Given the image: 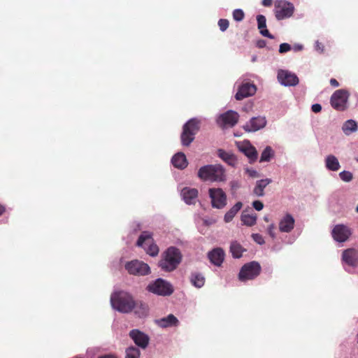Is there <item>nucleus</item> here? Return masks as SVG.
<instances>
[{
	"label": "nucleus",
	"mask_w": 358,
	"mask_h": 358,
	"mask_svg": "<svg viewBox=\"0 0 358 358\" xmlns=\"http://www.w3.org/2000/svg\"><path fill=\"white\" fill-rule=\"evenodd\" d=\"M110 304L116 311L128 314L131 313L136 306V300L134 296L124 290H117L110 295Z\"/></svg>",
	"instance_id": "nucleus-1"
},
{
	"label": "nucleus",
	"mask_w": 358,
	"mask_h": 358,
	"mask_svg": "<svg viewBox=\"0 0 358 358\" xmlns=\"http://www.w3.org/2000/svg\"><path fill=\"white\" fill-rule=\"evenodd\" d=\"M182 259L180 250L176 246H169L162 252L157 266L164 272H172L178 268Z\"/></svg>",
	"instance_id": "nucleus-2"
},
{
	"label": "nucleus",
	"mask_w": 358,
	"mask_h": 358,
	"mask_svg": "<svg viewBox=\"0 0 358 358\" xmlns=\"http://www.w3.org/2000/svg\"><path fill=\"white\" fill-rule=\"evenodd\" d=\"M198 177L203 181L222 182L226 180L225 169L221 164H207L199 168Z\"/></svg>",
	"instance_id": "nucleus-3"
},
{
	"label": "nucleus",
	"mask_w": 358,
	"mask_h": 358,
	"mask_svg": "<svg viewBox=\"0 0 358 358\" xmlns=\"http://www.w3.org/2000/svg\"><path fill=\"white\" fill-rule=\"evenodd\" d=\"M145 289L150 293L161 296H169L174 292L173 285L162 278L150 281Z\"/></svg>",
	"instance_id": "nucleus-4"
},
{
	"label": "nucleus",
	"mask_w": 358,
	"mask_h": 358,
	"mask_svg": "<svg viewBox=\"0 0 358 358\" xmlns=\"http://www.w3.org/2000/svg\"><path fill=\"white\" fill-rule=\"evenodd\" d=\"M124 266L127 272L131 275L146 276L151 273L150 266L141 260L133 259L126 262Z\"/></svg>",
	"instance_id": "nucleus-5"
},
{
	"label": "nucleus",
	"mask_w": 358,
	"mask_h": 358,
	"mask_svg": "<svg viewBox=\"0 0 358 358\" xmlns=\"http://www.w3.org/2000/svg\"><path fill=\"white\" fill-rule=\"evenodd\" d=\"M275 17L277 20L290 17L294 13V6L286 0H276L274 7Z\"/></svg>",
	"instance_id": "nucleus-6"
},
{
	"label": "nucleus",
	"mask_w": 358,
	"mask_h": 358,
	"mask_svg": "<svg viewBox=\"0 0 358 358\" xmlns=\"http://www.w3.org/2000/svg\"><path fill=\"white\" fill-rule=\"evenodd\" d=\"M349 96L350 93L346 90H336L331 97L332 107L338 111L347 109Z\"/></svg>",
	"instance_id": "nucleus-7"
},
{
	"label": "nucleus",
	"mask_w": 358,
	"mask_h": 358,
	"mask_svg": "<svg viewBox=\"0 0 358 358\" xmlns=\"http://www.w3.org/2000/svg\"><path fill=\"white\" fill-rule=\"evenodd\" d=\"M238 117L239 115L237 112L229 110L216 117V123L222 128L232 127L238 122Z\"/></svg>",
	"instance_id": "nucleus-8"
},
{
	"label": "nucleus",
	"mask_w": 358,
	"mask_h": 358,
	"mask_svg": "<svg viewBox=\"0 0 358 358\" xmlns=\"http://www.w3.org/2000/svg\"><path fill=\"white\" fill-rule=\"evenodd\" d=\"M208 192L213 208L222 209L227 205V195L222 189L210 188Z\"/></svg>",
	"instance_id": "nucleus-9"
},
{
	"label": "nucleus",
	"mask_w": 358,
	"mask_h": 358,
	"mask_svg": "<svg viewBox=\"0 0 358 358\" xmlns=\"http://www.w3.org/2000/svg\"><path fill=\"white\" fill-rule=\"evenodd\" d=\"M129 336L138 348L145 349L149 345V336L138 329H131Z\"/></svg>",
	"instance_id": "nucleus-10"
},
{
	"label": "nucleus",
	"mask_w": 358,
	"mask_h": 358,
	"mask_svg": "<svg viewBox=\"0 0 358 358\" xmlns=\"http://www.w3.org/2000/svg\"><path fill=\"white\" fill-rule=\"evenodd\" d=\"M352 230L346 224H336L332 229L331 236L338 242H345L350 237Z\"/></svg>",
	"instance_id": "nucleus-11"
},
{
	"label": "nucleus",
	"mask_w": 358,
	"mask_h": 358,
	"mask_svg": "<svg viewBox=\"0 0 358 358\" xmlns=\"http://www.w3.org/2000/svg\"><path fill=\"white\" fill-rule=\"evenodd\" d=\"M278 78L279 82L285 86H294L299 83V78L296 75L289 72V71H279Z\"/></svg>",
	"instance_id": "nucleus-12"
},
{
	"label": "nucleus",
	"mask_w": 358,
	"mask_h": 358,
	"mask_svg": "<svg viewBox=\"0 0 358 358\" xmlns=\"http://www.w3.org/2000/svg\"><path fill=\"white\" fill-rule=\"evenodd\" d=\"M198 190L196 188L185 187L182 189L180 195L182 199L187 205L195 204L198 197Z\"/></svg>",
	"instance_id": "nucleus-13"
},
{
	"label": "nucleus",
	"mask_w": 358,
	"mask_h": 358,
	"mask_svg": "<svg viewBox=\"0 0 358 358\" xmlns=\"http://www.w3.org/2000/svg\"><path fill=\"white\" fill-rule=\"evenodd\" d=\"M224 256V251L221 248H214L208 253V257L210 263L218 267L223 263Z\"/></svg>",
	"instance_id": "nucleus-14"
},
{
	"label": "nucleus",
	"mask_w": 358,
	"mask_h": 358,
	"mask_svg": "<svg viewBox=\"0 0 358 358\" xmlns=\"http://www.w3.org/2000/svg\"><path fill=\"white\" fill-rule=\"evenodd\" d=\"M155 323L158 327L166 329L169 327H178L180 324V322L174 315L169 314L166 317L155 320Z\"/></svg>",
	"instance_id": "nucleus-15"
},
{
	"label": "nucleus",
	"mask_w": 358,
	"mask_h": 358,
	"mask_svg": "<svg viewBox=\"0 0 358 358\" xmlns=\"http://www.w3.org/2000/svg\"><path fill=\"white\" fill-rule=\"evenodd\" d=\"M342 259L343 262L348 265L352 266V267H357L358 266V250L347 249L344 250L342 255Z\"/></svg>",
	"instance_id": "nucleus-16"
},
{
	"label": "nucleus",
	"mask_w": 358,
	"mask_h": 358,
	"mask_svg": "<svg viewBox=\"0 0 358 358\" xmlns=\"http://www.w3.org/2000/svg\"><path fill=\"white\" fill-rule=\"evenodd\" d=\"M295 224V220L290 213H287L279 222V231L284 233L292 231Z\"/></svg>",
	"instance_id": "nucleus-17"
},
{
	"label": "nucleus",
	"mask_w": 358,
	"mask_h": 358,
	"mask_svg": "<svg viewBox=\"0 0 358 358\" xmlns=\"http://www.w3.org/2000/svg\"><path fill=\"white\" fill-rule=\"evenodd\" d=\"M217 155L220 157L223 162H224L228 165L235 167L238 159L236 156L231 152H227L224 149L219 148L217 150Z\"/></svg>",
	"instance_id": "nucleus-18"
},
{
	"label": "nucleus",
	"mask_w": 358,
	"mask_h": 358,
	"mask_svg": "<svg viewBox=\"0 0 358 358\" xmlns=\"http://www.w3.org/2000/svg\"><path fill=\"white\" fill-rule=\"evenodd\" d=\"M133 311L138 318H146L150 313L149 305L143 301H136V306Z\"/></svg>",
	"instance_id": "nucleus-19"
},
{
	"label": "nucleus",
	"mask_w": 358,
	"mask_h": 358,
	"mask_svg": "<svg viewBox=\"0 0 358 358\" xmlns=\"http://www.w3.org/2000/svg\"><path fill=\"white\" fill-rule=\"evenodd\" d=\"M172 165L180 170L185 169L188 166L186 155L182 152L176 153L171 158Z\"/></svg>",
	"instance_id": "nucleus-20"
},
{
	"label": "nucleus",
	"mask_w": 358,
	"mask_h": 358,
	"mask_svg": "<svg viewBox=\"0 0 358 358\" xmlns=\"http://www.w3.org/2000/svg\"><path fill=\"white\" fill-rule=\"evenodd\" d=\"M271 182L272 180L270 179V178L257 180L252 191V194L255 195V196H263V195H264L265 187H267L268 185H269Z\"/></svg>",
	"instance_id": "nucleus-21"
},
{
	"label": "nucleus",
	"mask_w": 358,
	"mask_h": 358,
	"mask_svg": "<svg viewBox=\"0 0 358 358\" xmlns=\"http://www.w3.org/2000/svg\"><path fill=\"white\" fill-rule=\"evenodd\" d=\"M201 121L196 117L188 120L182 126V130L194 134L195 136L200 129Z\"/></svg>",
	"instance_id": "nucleus-22"
},
{
	"label": "nucleus",
	"mask_w": 358,
	"mask_h": 358,
	"mask_svg": "<svg viewBox=\"0 0 358 358\" xmlns=\"http://www.w3.org/2000/svg\"><path fill=\"white\" fill-rule=\"evenodd\" d=\"M257 28L259 29L260 34L263 36L269 37V38H274L273 34L270 33L267 29L266 18L264 15H257Z\"/></svg>",
	"instance_id": "nucleus-23"
},
{
	"label": "nucleus",
	"mask_w": 358,
	"mask_h": 358,
	"mask_svg": "<svg viewBox=\"0 0 358 358\" xmlns=\"http://www.w3.org/2000/svg\"><path fill=\"white\" fill-rule=\"evenodd\" d=\"M265 117H255L250 120V127L248 126V131H257L264 128L266 124Z\"/></svg>",
	"instance_id": "nucleus-24"
},
{
	"label": "nucleus",
	"mask_w": 358,
	"mask_h": 358,
	"mask_svg": "<svg viewBox=\"0 0 358 358\" xmlns=\"http://www.w3.org/2000/svg\"><path fill=\"white\" fill-rule=\"evenodd\" d=\"M262 267L259 262H248V280H253L259 275Z\"/></svg>",
	"instance_id": "nucleus-25"
},
{
	"label": "nucleus",
	"mask_w": 358,
	"mask_h": 358,
	"mask_svg": "<svg viewBox=\"0 0 358 358\" xmlns=\"http://www.w3.org/2000/svg\"><path fill=\"white\" fill-rule=\"evenodd\" d=\"M189 281L194 287L199 289L203 287L206 278L200 272H192L189 276Z\"/></svg>",
	"instance_id": "nucleus-26"
},
{
	"label": "nucleus",
	"mask_w": 358,
	"mask_h": 358,
	"mask_svg": "<svg viewBox=\"0 0 358 358\" xmlns=\"http://www.w3.org/2000/svg\"><path fill=\"white\" fill-rule=\"evenodd\" d=\"M241 80V83L237 81L234 85V87L238 88V91L235 94V99L238 101L243 100L246 97V78L243 76Z\"/></svg>",
	"instance_id": "nucleus-27"
},
{
	"label": "nucleus",
	"mask_w": 358,
	"mask_h": 358,
	"mask_svg": "<svg viewBox=\"0 0 358 358\" xmlns=\"http://www.w3.org/2000/svg\"><path fill=\"white\" fill-rule=\"evenodd\" d=\"M325 166L329 171H336L341 166L338 159L334 155H328L325 158Z\"/></svg>",
	"instance_id": "nucleus-28"
},
{
	"label": "nucleus",
	"mask_w": 358,
	"mask_h": 358,
	"mask_svg": "<svg viewBox=\"0 0 358 358\" xmlns=\"http://www.w3.org/2000/svg\"><path fill=\"white\" fill-rule=\"evenodd\" d=\"M230 252L234 259H239L242 257L243 252L245 249L236 241H232L230 244Z\"/></svg>",
	"instance_id": "nucleus-29"
},
{
	"label": "nucleus",
	"mask_w": 358,
	"mask_h": 358,
	"mask_svg": "<svg viewBox=\"0 0 358 358\" xmlns=\"http://www.w3.org/2000/svg\"><path fill=\"white\" fill-rule=\"evenodd\" d=\"M243 204L241 201H238L235 203V205L231 207L229 210H228L224 217V220L225 222H231L236 213L241 210Z\"/></svg>",
	"instance_id": "nucleus-30"
},
{
	"label": "nucleus",
	"mask_w": 358,
	"mask_h": 358,
	"mask_svg": "<svg viewBox=\"0 0 358 358\" xmlns=\"http://www.w3.org/2000/svg\"><path fill=\"white\" fill-rule=\"evenodd\" d=\"M216 222V220L213 217L205 216L203 217H199L196 220V224L198 225L199 230L201 233H203L201 229L202 227H210Z\"/></svg>",
	"instance_id": "nucleus-31"
},
{
	"label": "nucleus",
	"mask_w": 358,
	"mask_h": 358,
	"mask_svg": "<svg viewBox=\"0 0 358 358\" xmlns=\"http://www.w3.org/2000/svg\"><path fill=\"white\" fill-rule=\"evenodd\" d=\"M195 136L194 134L187 132V130H182L180 134L181 144L183 146L188 147L194 141Z\"/></svg>",
	"instance_id": "nucleus-32"
},
{
	"label": "nucleus",
	"mask_w": 358,
	"mask_h": 358,
	"mask_svg": "<svg viewBox=\"0 0 358 358\" xmlns=\"http://www.w3.org/2000/svg\"><path fill=\"white\" fill-rule=\"evenodd\" d=\"M358 126L356 121H354V120H348L343 124V131L347 135H350V134L355 132Z\"/></svg>",
	"instance_id": "nucleus-33"
},
{
	"label": "nucleus",
	"mask_w": 358,
	"mask_h": 358,
	"mask_svg": "<svg viewBox=\"0 0 358 358\" xmlns=\"http://www.w3.org/2000/svg\"><path fill=\"white\" fill-rule=\"evenodd\" d=\"M258 158V152L256 150L255 147L248 141V159H249V162H255Z\"/></svg>",
	"instance_id": "nucleus-34"
},
{
	"label": "nucleus",
	"mask_w": 358,
	"mask_h": 358,
	"mask_svg": "<svg viewBox=\"0 0 358 358\" xmlns=\"http://www.w3.org/2000/svg\"><path fill=\"white\" fill-rule=\"evenodd\" d=\"M140 355V350L134 345H130L125 350V358H139Z\"/></svg>",
	"instance_id": "nucleus-35"
},
{
	"label": "nucleus",
	"mask_w": 358,
	"mask_h": 358,
	"mask_svg": "<svg viewBox=\"0 0 358 358\" xmlns=\"http://www.w3.org/2000/svg\"><path fill=\"white\" fill-rule=\"evenodd\" d=\"M152 233L148 231H143L141 232V234L139 235L137 241H136V245L140 248H143L144 243L145 241L152 239Z\"/></svg>",
	"instance_id": "nucleus-36"
},
{
	"label": "nucleus",
	"mask_w": 358,
	"mask_h": 358,
	"mask_svg": "<svg viewBox=\"0 0 358 358\" xmlns=\"http://www.w3.org/2000/svg\"><path fill=\"white\" fill-rule=\"evenodd\" d=\"M274 155V151L272 149L271 147H269L268 145L266 148H264V151L262 152L261 156H260V162H264V161H270L271 158H273Z\"/></svg>",
	"instance_id": "nucleus-37"
},
{
	"label": "nucleus",
	"mask_w": 358,
	"mask_h": 358,
	"mask_svg": "<svg viewBox=\"0 0 358 358\" xmlns=\"http://www.w3.org/2000/svg\"><path fill=\"white\" fill-rule=\"evenodd\" d=\"M159 247L154 243L150 244L146 249V253L152 257H156L159 254Z\"/></svg>",
	"instance_id": "nucleus-38"
},
{
	"label": "nucleus",
	"mask_w": 358,
	"mask_h": 358,
	"mask_svg": "<svg viewBox=\"0 0 358 358\" xmlns=\"http://www.w3.org/2000/svg\"><path fill=\"white\" fill-rule=\"evenodd\" d=\"M232 17H233V19L236 22H241L244 19L245 13L242 9L236 8V9L234 10V11L232 13Z\"/></svg>",
	"instance_id": "nucleus-39"
},
{
	"label": "nucleus",
	"mask_w": 358,
	"mask_h": 358,
	"mask_svg": "<svg viewBox=\"0 0 358 358\" xmlns=\"http://www.w3.org/2000/svg\"><path fill=\"white\" fill-rule=\"evenodd\" d=\"M339 176L344 182H350L353 178V173L349 172V171H343L339 173Z\"/></svg>",
	"instance_id": "nucleus-40"
},
{
	"label": "nucleus",
	"mask_w": 358,
	"mask_h": 358,
	"mask_svg": "<svg viewBox=\"0 0 358 358\" xmlns=\"http://www.w3.org/2000/svg\"><path fill=\"white\" fill-rule=\"evenodd\" d=\"M217 24L219 26L220 30L222 32H224L229 28V22L227 19H220L218 20Z\"/></svg>",
	"instance_id": "nucleus-41"
},
{
	"label": "nucleus",
	"mask_w": 358,
	"mask_h": 358,
	"mask_svg": "<svg viewBox=\"0 0 358 358\" xmlns=\"http://www.w3.org/2000/svg\"><path fill=\"white\" fill-rule=\"evenodd\" d=\"M238 278L240 281L246 282V263L241 266Z\"/></svg>",
	"instance_id": "nucleus-42"
},
{
	"label": "nucleus",
	"mask_w": 358,
	"mask_h": 358,
	"mask_svg": "<svg viewBox=\"0 0 358 358\" xmlns=\"http://www.w3.org/2000/svg\"><path fill=\"white\" fill-rule=\"evenodd\" d=\"M236 145L238 150L246 156V140L236 141Z\"/></svg>",
	"instance_id": "nucleus-43"
},
{
	"label": "nucleus",
	"mask_w": 358,
	"mask_h": 358,
	"mask_svg": "<svg viewBox=\"0 0 358 358\" xmlns=\"http://www.w3.org/2000/svg\"><path fill=\"white\" fill-rule=\"evenodd\" d=\"M257 92V87L253 83H248V96H253Z\"/></svg>",
	"instance_id": "nucleus-44"
},
{
	"label": "nucleus",
	"mask_w": 358,
	"mask_h": 358,
	"mask_svg": "<svg viewBox=\"0 0 358 358\" xmlns=\"http://www.w3.org/2000/svg\"><path fill=\"white\" fill-rule=\"evenodd\" d=\"M252 238L258 244H264L265 242L262 235L258 234V233H253Z\"/></svg>",
	"instance_id": "nucleus-45"
},
{
	"label": "nucleus",
	"mask_w": 358,
	"mask_h": 358,
	"mask_svg": "<svg viewBox=\"0 0 358 358\" xmlns=\"http://www.w3.org/2000/svg\"><path fill=\"white\" fill-rule=\"evenodd\" d=\"M292 48L291 45L288 44V43H282L280 45L279 52H286L290 51Z\"/></svg>",
	"instance_id": "nucleus-46"
},
{
	"label": "nucleus",
	"mask_w": 358,
	"mask_h": 358,
	"mask_svg": "<svg viewBox=\"0 0 358 358\" xmlns=\"http://www.w3.org/2000/svg\"><path fill=\"white\" fill-rule=\"evenodd\" d=\"M252 206L257 211H260V210H262L264 208L262 202H261L259 200L254 201L252 203Z\"/></svg>",
	"instance_id": "nucleus-47"
},
{
	"label": "nucleus",
	"mask_w": 358,
	"mask_h": 358,
	"mask_svg": "<svg viewBox=\"0 0 358 358\" xmlns=\"http://www.w3.org/2000/svg\"><path fill=\"white\" fill-rule=\"evenodd\" d=\"M256 222V215H253V214H248V225H253Z\"/></svg>",
	"instance_id": "nucleus-48"
},
{
	"label": "nucleus",
	"mask_w": 358,
	"mask_h": 358,
	"mask_svg": "<svg viewBox=\"0 0 358 358\" xmlns=\"http://www.w3.org/2000/svg\"><path fill=\"white\" fill-rule=\"evenodd\" d=\"M311 110L315 113H317V112L321 111L322 106L320 104H318V103H315V104L312 105Z\"/></svg>",
	"instance_id": "nucleus-49"
},
{
	"label": "nucleus",
	"mask_w": 358,
	"mask_h": 358,
	"mask_svg": "<svg viewBox=\"0 0 358 358\" xmlns=\"http://www.w3.org/2000/svg\"><path fill=\"white\" fill-rule=\"evenodd\" d=\"M248 174H249V176L252 178L260 177V173H259V172L255 170H248Z\"/></svg>",
	"instance_id": "nucleus-50"
},
{
	"label": "nucleus",
	"mask_w": 358,
	"mask_h": 358,
	"mask_svg": "<svg viewBox=\"0 0 358 358\" xmlns=\"http://www.w3.org/2000/svg\"><path fill=\"white\" fill-rule=\"evenodd\" d=\"M241 222L242 225H246V210H243L241 213Z\"/></svg>",
	"instance_id": "nucleus-51"
},
{
	"label": "nucleus",
	"mask_w": 358,
	"mask_h": 358,
	"mask_svg": "<svg viewBox=\"0 0 358 358\" xmlns=\"http://www.w3.org/2000/svg\"><path fill=\"white\" fill-rule=\"evenodd\" d=\"M274 229H275V226H274L273 224H271L268 228V234L269 235H271V237H275V236L274 233Z\"/></svg>",
	"instance_id": "nucleus-52"
},
{
	"label": "nucleus",
	"mask_w": 358,
	"mask_h": 358,
	"mask_svg": "<svg viewBox=\"0 0 358 358\" xmlns=\"http://www.w3.org/2000/svg\"><path fill=\"white\" fill-rule=\"evenodd\" d=\"M266 45V42L264 40H258L256 41V45L258 48H264Z\"/></svg>",
	"instance_id": "nucleus-53"
},
{
	"label": "nucleus",
	"mask_w": 358,
	"mask_h": 358,
	"mask_svg": "<svg viewBox=\"0 0 358 358\" xmlns=\"http://www.w3.org/2000/svg\"><path fill=\"white\" fill-rule=\"evenodd\" d=\"M97 358H117V357L113 354L108 353L100 355Z\"/></svg>",
	"instance_id": "nucleus-54"
},
{
	"label": "nucleus",
	"mask_w": 358,
	"mask_h": 358,
	"mask_svg": "<svg viewBox=\"0 0 358 358\" xmlns=\"http://www.w3.org/2000/svg\"><path fill=\"white\" fill-rule=\"evenodd\" d=\"M330 84L331 85H332L334 87H338V86H339V83L338 81L336 80V79L335 78H331L330 80Z\"/></svg>",
	"instance_id": "nucleus-55"
},
{
	"label": "nucleus",
	"mask_w": 358,
	"mask_h": 358,
	"mask_svg": "<svg viewBox=\"0 0 358 358\" xmlns=\"http://www.w3.org/2000/svg\"><path fill=\"white\" fill-rule=\"evenodd\" d=\"M273 3V0H263L262 4L264 6H271Z\"/></svg>",
	"instance_id": "nucleus-56"
},
{
	"label": "nucleus",
	"mask_w": 358,
	"mask_h": 358,
	"mask_svg": "<svg viewBox=\"0 0 358 358\" xmlns=\"http://www.w3.org/2000/svg\"><path fill=\"white\" fill-rule=\"evenodd\" d=\"M294 50L295 51H301L303 50V45H294Z\"/></svg>",
	"instance_id": "nucleus-57"
},
{
	"label": "nucleus",
	"mask_w": 358,
	"mask_h": 358,
	"mask_svg": "<svg viewBox=\"0 0 358 358\" xmlns=\"http://www.w3.org/2000/svg\"><path fill=\"white\" fill-rule=\"evenodd\" d=\"M6 211V208L4 206L0 203V216Z\"/></svg>",
	"instance_id": "nucleus-58"
},
{
	"label": "nucleus",
	"mask_w": 358,
	"mask_h": 358,
	"mask_svg": "<svg viewBox=\"0 0 358 358\" xmlns=\"http://www.w3.org/2000/svg\"><path fill=\"white\" fill-rule=\"evenodd\" d=\"M316 48H323L322 45L320 42H316Z\"/></svg>",
	"instance_id": "nucleus-59"
},
{
	"label": "nucleus",
	"mask_w": 358,
	"mask_h": 358,
	"mask_svg": "<svg viewBox=\"0 0 358 358\" xmlns=\"http://www.w3.org/2000/svg\"><path fill=\"white\" fill-rule=\"evenodd\" d=\"M242 128L246 131V124L243 125Z\"/></svg>",
	"instance_id": "nucleus-60"
},
{
	"label": "nucleus",
	"mask_w": 358,
	"mask_h": 358,
	"mask_svg": "<svg viewBox=\"0 0 358 358\" xmlns=\"http://www.w3.org/2000/svg\"><path fill=\"white\" fill-rule=\"evenodd\" d=\"M123 257H121L120 259V264H122L123 263Z\"/></svg>",
	"instance_id": "nucleus-61"
},
{
	"label": "nucleus",
	"mask_w": 358,
	"mask_h": 358,
	"mask_svg": "<svg viewBox=\"0 0 358 358\" xmlns=\"http://www.w3.org/2000/svg\"><path fill=\"white\" fill-rule=\"evenodd\" d=\"M243 171H244L245 173H246V168H244Z\"/></svg>",
	"instance_id": "nucleus-62"
},
{
	"label": "nucleus",
	"mask_w": 358,
	"mask_h": 358,
	"mask_svg": "<svg viewBox=\"0 0 358 358\" xmlns=\"http://www.w3.org/2000/svg\"><path fill=\"white\" fill-rule=\"evenodd\" d=\"M357 212H358V205L357 206V209H356Z\"/></svg>",
	"instance_id": "nucleus-63"
},
{
	"label": "nucleus",
	"mask_w": 358,
	"mask_h": 358,
	"mask_svg": "<svg viewBox=\"0 0 358 358\" xmlns=\"http://www.w3.org/2000/svg\"><path fill=\"white\" fill-rule=\"evenodd\" d=\"M357 340H358V334H357Z\"/></svg>",
	"instance_id": "nucleus-64"
}]
</instances>
